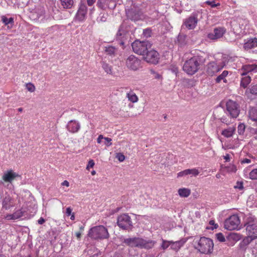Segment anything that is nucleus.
<instances>
[{
  "label": "nucleus",
  "mask_w": 257,
  "mask_h": 257,
  "mask_svg": "<svg viewBox=\"0 0 257 257\" xmlns=\"http://www.w3.org/2000/svg\"><path fill=\"white\" fill-rule=\"evenodd\" d=\"M200 63L199 59L193 57L187 60L183 65V70L188 75H192L200 68Z\"/></svg>",
  "instance_id": "obj_4"
},
{
  "label": "nucleus",
  "mask_w": 257,
  "mask_h": 257,
  "mask_svg": "<svg viewBox=\"0 0 257 257\" xmlns=\"http://www.w3.org/2000/svg\"><path fill=\"white\" fill-rule=\"evenodd\" d=\"M248 117L253 121H257V109L255 108H250L248 111Z\"/></svg>",
  "instance_id": "obj_28"
},
{
  "label": "nucleus",
  "mask_w": 257,
  "mask_h": 257,
  "mask_svg": "<svg viewBox=\"0 0 257 257\" xmlns=\"http://www.w3.org/2000/svg\"><path fill=\"white\" fill-rule=\"evenodd\" d=\"M133 51L139 55L145 56L147 51L151 48L152 44L148 41L136 40L132 44Z\"/></svg>",
  "instance_id": "obj_5"
},
{
  "label": "nucleus",
  "mask_w": 257,
  "mask_h": 257,
  "mask_svg": "<svg viewBox=\"0 0 257 257\" xmlns=\"http://www.w3.org/2000/svg\"><path fill=\"white\" fill-rule=\"evenodd\" d=\"M226 33V29L223 27L216 28L213 31L208 34L207 37L211 40H216L222 38Z\"/></svg>",
  "instance_id": "obj_12"
},
{
  "label": "nucleus",
  "mask_w": 257,
  "mask_h": 257,
  "mask_svg": "<svg viewBox=\"0 0 257 257\" xmlns=\"http://www.w3.org/2000/svg\"><path fill=\"white\" fill-rule=\"evenodd\" d=\"M229 237L230 239L235 241H237L242 238L241 235L235 232L230 233Z\"/></svg>",
  "instance_id": "obj_32"
},
{
  "label": "nucleus",
  "mask_w": 257,
  "mask_h": 257,
  "mask_svg": "<svg viewBox=\"0 0 257 257\" xmlns=\"http://www.w3.org/2000/svg\"><path fill=\"white\" fill-rule=\"evenodd\" d=\"M151 31L149 29H146L144 31L143 35L146 37H149L151 36Z\"/></svg>",
  "instance_id": "obj_49"
},
{
  "label": "nucleus",
  "mask_w": 257,
  "mask_h": 257,
  "mask_svg": "<svg viewBox=\"0 0 257 257\" xmlns=\"http://www.w3.org/2000/svg\"><path fill=\"white\" fill-rule=\"evenodd\" d=\"M224 159L226 161H229V160H230V157H229V155L228 154H226L225 156H224Z\"/></svg>",
  "instance_id": "obj_58"
},
{
  "label": "nucleus",
  "mask_w": 257,
  "mask_h": 257,
  "mask_svg": "<svg viewBox=\"0 0 257 257\" xmlns=\"http://www.w3.org/2000/svg\"><path fill=\"white\" fill-rule=\"evenodd\" d=\"M251 162V161L250 159L245 158L241 160V164H245V163H250Z\"/></svg>",
  "instance_id": "obj_50"
},
{
  "label": "nucleus",
  "mask_w": 257,
  "mask_h": 257,
  "mask_svg": "<svg viewBox=\"0 0 257 257\" xmlns=\"http://www.w3.org/2000/svg\"><path fill=\"white\" fill-rule=\"evenodd\" d=\"M96 174V172L95 171H93L91 172V174L92 175H94Z\"/></svg>",
  "instance_id": "obj_63"
},
{
  "label": "nucleus",
  "mask_w": 257,
  "mask_h": 257,
  "mask_svg": "<svg viewBox=\"0 0 257 257\" xmlns=\"http://www.w3.org/2000/svg\"><path fill=\"white\" fill-rule=\"evenodd\" d=\"M209 223L210 225L213 226L211 227H207V229L213 230L214 229L217 228L218 227V225L215 223V221L213 220H210Z\"/></svg>",
  "instance_id": "obj_44"
},
{
  "label": "nucleus",
  "mask_w": 257,
  "mask_h": 257,
  "mask_svg": "<svg viewBox=\"0 0 257 257\" xmlns=\"http://www.w3.org/2000/svg\"><path fill=\"white\" fill-rule=\"evenodd\" d=\"M215 235L217 239L219 241L223 242L225 241V238L222 233H218L216 234Z\"/></svg>",
  "instance_id": "obj_41"
},
{
  "label": "nucleus",
  "mask_w": 257,
  "mask_h": 257,
  "mask_svg": "<svg viewBox=\"0 0 257 257\" xmlns=\"http://www.w3.org/2000/svg\"><path fill=\"white\" fill-rule=\"evenodd\" d=\"M126 97L128 100L133 103H136L138 102L139 98L136 93L133 91H131L126 94Z\"/></svg>",
  "instance_id": "obj_29"
},
{
  "label": "nucleus",
  "mask_w": 257,
  "mask_h": 257,
  "mask_svg": "<svg viewBox=\"0 0 257 257\" xmlns=\"http://www.w3.org/2000/svg\"><path fill=\"white\" fill-rule=\"evenodd\" d=\"M87 12V8L84 4H80L79 9L76 15V19L79 21H83L86 17Z\"/></svg>",
  "instance_id": "obj_15"
},
{
  "label": "nucleus",
  "mask_w": 257,
  "mask_h": 257,
  "mask_svg": "<svg viewBox=\"0 0 257 257\" xmlns=\"http://www.w3.org/2000/svg\"><path fill=\"white\" fill-rule=\"evenodd\" d=\"M19 175L12 170H10L5 172L3 176V180L6 182L11 183L16 178L19 177Z\"/></svg>",
  "instance_id": "obj_16"
},
{
  "label": "nucleus",
  "mask_w": 257,
  "mask_h": 257,
  "mask_svg": "<svg viewBox=\"0 0 257 257\" xmlns=\"http://www.w3.org/2000/svg\"><path fill=\"white\" fill-rule=\"evenodd\" d=\"M197 23V17L195 16H191L185 20L183 25L188 30H193L196 27Z\"/></svg>",
  "instance_id": "obj_14"
},
{
  "label": "nucleus",
  "mask_w": 257,
  "mask_h": 257,
  "mask_svg": "<svg viewBox=\"0 0 257 257\" xmlns=\"http://www.w3.org/2000/svg\"><path fill=\"white\" fill-rule=\"evenodd\" d=\"M61 185H62V186H66V187H69V182H68V181H67V180H65V181H64L62 183Z\"/></svg>",
  "instance_id": "obj_54"
},
{
  "label": "nucleus",
  "mask_w": 257,
  "mask_h": 257,
  "mask_svg": "<svg viewBox=\"0 0 257 257\" xmlns=\"http://www.w3.org/2000/svg\"><path fill=\"white\" fill-rule=\"evenodd\" d=\"M226 108L228 113L232 118H236L239 114V105L236 101L228 100L226 103Z\"/></svg>",
  "instance_id": "obj_7"
},
{
  "label": "nucleus",
  "mask_w": 257,
  "mask_h": 257,
  "mask_svg": "<svg viewBox=\"0 0 257 257\" xmlns=\"http://www.w3.org/2000/svg\"><path fill=\"white\" fill-rule=\"evenodd\" d=\"M101 66L105 72L107 74L112 75L113 73V69L111 65L105 61L101 62Z\"/></svg>",
  "instance_id": "obj_24"
},
{
  "label": "nucleus",
  "mask_w": 257,
  "mask_h": 257,
  "mask_svg": "<svg viewBox=\"0 0 257 257\" xmlns=\"http://www.w3.org/2000/svg\"><path fill=\"white\" fill-rule=\"evenodd\" d=\"M45 219L42 218V217H41L39 220H38V223L40 224H43L44 222H45Z\"/></svg>",
  "instance_id": "obj_55"
},
{
  "label": "nucleus",
  "mask_w": 257,
  "mask_h": 257,
  "mask_svg": "<svg viewBox=\"0 0 257 257\" xmlns=\"http://www.w3.org/2000/svg\"><path fill=\"white\" fill-rule=\"evenodd\" d=\"M216 177L217 178H219L220 177V174H216Z\"/></svg>",
  "instance_id": "obj_64"
},
{
  "label": "nucleus",
  "mask_w": 257,
  "mask_h": 257,
  "mask_svg": "<svg viewBox=\"0 0 257 257\" xmlns=\"http://www.w3.org/2000/svg\"><path fill=\"white\" fill-rule=\"evenodd\" d=\"M123 35V33L121 32V31L120 30H119L118 32H117L116 34V36L117 38H119V36Z\"/></svg>",
  "instance_id": "obj_59"
},
{
  "label": "nucleus",
  "mask_w": 257,
  "mask_h": 257,
  "mask_svg": "<svg viewBox=\"0 0 257 257\" xmlns=\"http://www.w3.org/2000/svg\"><path fill=\"white\" fill-rule=\"evenodd\" d=\"M224 64H218L215 62H211L207 65L206 72L210 76H213L219 71H220L224 66Z\"/></svg>",
  "instance_id": "obj_10"
},
{
  "label": "nucleus",
  "mask_w": 257,
  "mask_h": 257,
  "mask_svg": "<svg viewBox=\"0 0 257 257\" xmlns=\"http://www.w3.org/2000/svg\"><path fill=\"white\" fill-rule=\"evenodd\" d=\"M2 21L5 25H8L9 24H13L14 23V19L12 18L8 19L6 16L2 17Z\"/></svg>",
  "instance_id": "obj_36"
},
{
  "label": "nucleus",
  "mask_w": 257,
  "mask_h": 257,
  "mask_svg": "<svg viewBox=\"0 0 257 257\" xmlns=\"http://www.w3.org/2000/svg\"><path fill=\"white\" fill-rule=\"evenodd\" d=\"M162 243L161 245V247L162 249L165 250L169 246L171 247V241L164 240L163 239H162Z\"/></svg>",
  "instance_id": "obj_35"
},
{
  "label": "nucleus",
  "mask_w": 257,
  "mask_h": 257,
  "mask_svg": "<svg viewBox=\"0 0 257 257\" xmlns=\"http://www.w3.org/2000/svg\"><path fill=\"white\" fill-rule=\"evenodd\" d=\"M240 223V219L238 215L234 214L225 220L224 228L228 230H234L238 228Z\"/></svg>",
  "instance_id": "obj_9"
},
{
  "label": "nucleus",
  "mask_w": 257,
  "mask_h": 257,
  "mask_svg": "<svg viewBox=\"0 0 257 257\" xmlns=\"http://www.w3.org/2000/svg\"><path fill=\"white\" fill-rule=\"evenodd\" d=\"M123 242L130 247L147 249L152 248L156 244V241L154 240H146L143 238L136 237L124 238Z\"/></svg>",
  "instance_id": "obj_1"
},
{
  "label": "nucleus",
  "mask_w": 257,
  "mask_h": 257,
  "mask_svg": "<svg viewBox=\"0 0 257 257\" xmlns=\"http://www.w3.org/2000/svg\"><path fill=\"white\" fill-rule=\"evenodd\" d=\"M224 169L229 173H235L237 171L236 167L233 164H229L228 166L225 167Z\"/></svg>",
  "instance_id": "obj_33"
},
{
  "label": "nucleus",
  "mask_w": 257,
  "mask_h": 257,
  "mask_svg": "<svg viewBox=\"0 0 257 257\" xmlns=\"http://www.w3.org/2000/svg\"><path fill=\"white\" fill-rule=\"evenodd\" d=\"M23 216V212L21 210L16 211L12 214H8L6 216V218L8 220H15Z\"/></svg>",
  "instance_id": "obj_25"
},
{
  "label": "nucleus",
  "mask_w": 257,
  "mask_h": 257,
  "mask_svg": "<svg viewBox=\"0 0 257 257\" xmlns=\"http://www.w3.org/2000/svg\"><path fill=\"white\" fill-rule=\"evenodd\" d=\"M246 230L248 236L247 239L250 240L257 238V224H247Z\"/></svg>",
  "instance_id": "obj_13"
},
{
  "label": "nucleus",
  "mask_w": 257,
  "mask_h": 257,
  "mask_svg": "<svg viewBox=\"0 0 257 257\" xmlns=\"http://www.w3.org/2000/svg\"><path fill=\"white\" fill-rule=\"evenodd\" d=\"M75 234H76V236L77 239H80L81 237V232H80V231L77 232H76Z\"/></svg>",
  "instance_id": "obj_56"
},
{
  "label": "nucleus",
  "mask_w": 257,
  "mask_h": 257,
  "mask_svg": "<svg viewBox=\"0 0 257 257\" xmlns=\"http://www.w3.org/2000/svg\"><path fill=\"white\" fill-rule=\"evenodd\" d=\"M118 226L123 229H131L133 226L131 217L127 214H122L117 217Z\"/></svg>",
  "instance_id": "obj_8"
},
{
  "label": "nucleus",
  "mask_w": 257,
  "mask_h": 257,
  "mask_svg": "<svg viewBox=\"0 0 257 257\" xmlns=\"http://www.w3.org/2000/svg\"><path fill=\"white\" fill-rule=\"evenodd\" d=\"M116 158L120 162H123L125 159V156L122 153H117L116 154Z\"/></svg>",
  "instance_id": "obj_43"
},
{
  "label": "nucleus",
  "mask_w": 257,
  "mask_h": 257,
  "mask_svg": "<svg viewBox=\"0 0 257 257\" xmlns=\"http://www.w3.org/2000/svg\"><path fill=\"white\" fill-rule=\"evenodd\" d=\"M251 78L249 76H244L241 79V82H240V85L242 86L244 88H245L247 87L248 84L250 82Z\"/></svg>",
  "instance_id": "obj_31"
},
{
  "label": "nucleus",
  "mask_w": 257,
  "mask_h": 257,
  "mask_svg": "<svg viewBox=\"0 0 257 257\" xmlns=\"http://www.w3.org/2000/svg\"><path fill=\"white\" fill-rule=\"evenodd\" d=\"M25 87L27 90L31 93L34 92L36 90L35 85L31 82L26 83Z\"/></svg>",
  "instance_id": "obj_34"
},
{
  "label": "nucleus",
  "mask_w": 257,
  "mask_h": 257,
  "mask_svg": "<svg viewBox=\"0 0 257 257\" xmlns=\"http://www.w3.org/2000/svg\"><path fill=\"white\" fill-rule=\"evenodd\" d=\"M240 74L242 76L246 75L247 73L251 72H257V65H245L240 70Z\"/></svg>",
  "instance_id": "obj_17"
},
{
  "label": "nucleus",
  "mask_w": 257,
  "mask_h": 257,
  "mask_svg": "<svg viewBox=\"0 0 257 257\" xmlns=\"http://www.w3.org/2000/svg\"><path fill=\"white\" fill-rule=\"evenodd\" d=\"M257 46V39H251L244 43L243 47L244 49L248 50Z\"/></svg>",
  "instance_id": "obj_22"
},
{
  "label": "nucleus",
  "mask_w": 257,
  "mask_h": 257,
  "mask_svg": "<svg viewBox=\"0 0 257 257\" xmlns=\"http://www.w3.org/2000/svg\"><path fill=\"white\" fill-rule=\"evenodd\" d=\"M61 4L64 9H71L74 5L73 0H60Z\"/></svg>",
  "instance_id": "obj_27"
},
{
  "label": "nucleus",
  "mask_w": 257,
  "mask_h": 257,
  "mask_svg": "<svg viewBox=\"0 0 257 257\" xmlns=\"http://www.w3.org/2000/svg\"><path fill=\"white\" fill-rule=\"evenodd\" d=\"M187 175H188L187 169L179 172L177 174V177H182L185 176H187Z\"/></svg>",
  "instance_id": "obj_46"
},
{
  "label": "nucleus",
  "mask_w": 257,
  "mask_h": 257,
  "mask_svg": "<svg viewBox=\"0 0 257 257\" xmlns=\"http://www.w3.org/2000/svg\"><path fill=\"white\" fill-rule=\"evenodd\" d=\"M67 128L69 132L76 133L79 130L80 124L75 120H71L67 124Z\"/></svg>",
  "instance_id": "obj_20"
},
{
  "label": "nucleus",
  "mask_w": 257,
  "mask_h": 257,
  "mask_svg": "<svg viewBox=\"0 0 257 257\" xmlns=\"http://www.w3.org/2000/svg\"><path fill=\"white\" fill-rule=\"evenodd\" d=\"M108 0H98L97 5L99 8L103 9Z\"/></svg>",
  "instance_id": "obj_39"
},
{
  "label": "nucleus",
  "mask_w": 257,
  "mask_h": 257,
  "mask_svg": "<svg viewBox=\"0 0 257 257\" xmlns=\"http://www.w3.org/2000/svg\"><path fill=\"white\" fill-rule=\"evenodd\" d=\"M235 127L234 126L229 127L222 131L221 135L226 138L231 137L234 133Z\"/></svg>",
  "instance_id": "obj_23"
},
{
  "label": "nucleus",
  "mask_w": 257,
  "mask_h": 257,
  "mask_svg": "<svg viewBox=\"0 0 257 257\" xmlns=\"http://www.w3.org/2000/svg\"><path fill=\"white\" fill-rule=\"evenodd\" d=\"M104 140L105 141V144L107 147H109L112 145L111 142V139L110 138L104 137Z\"/></svg>",
  "instance_id": "obj_47"
},
{
  "label": "nucleus",
  "mask_w": 257,
  "mask_h": 257,
  "mask_svg": "<svg viewBox=\"0 0 257 257\" xmlns=\"http://www.w3.org/2000/svg\"><path fill=\"white\" fill-rule=\"evenodd\" d=\"M125 66L131 71H137L142 67L141 60L134 55H130L125 60Z\"/></svg>",
  "instance_id": "obj_6"
},
{
  "label": "nucleus",
  "mask_w": 257,
  "mask_h": 257,
  "mask_svg": "<svg viewBox=\"0 0 257 257\" xmlns=\"http://www.w3.org/2000/svg\"><path fill=\"white\" fill-rule=\"evenodd\" d=\"M66 213L67 216H70L72 214V209L70 207H68L66 208Z\"/></svg>",
  "instance_id": "obj_51"
},
{
  "label": "nucleus",
  "mask_w": 257,
  "mask_h": 257,
  "mask_svg": "<svg viewBox=\"0 0 257 257\" xmlns=\"http://www.w3.org/2000/svg\"><path fill=\"white\" fill-rule=\"evenodd\" d=\"M71 217H70V219L72 220H74L75 219V216H74V213H72L71 215Z\"/></svg>",
  "instance_id": "obj_60"
},
{
  "label": "nucleus",
  "mask_w": 257,
  "mask_h": 257,
  "mask_svg": "<svg viewBox=\"0 0 257 257\" xmlns=\"http://www.w3.org/2000/svg\"><path fill=\"white\" fill-rule=\"evenodd\" d=\"M237 188H239V189H242L243 188V186H242V185L241 183H240V187H237Z\"/></svg>",
  "instance_id": "obj_62"
},
{
  "label": "nucleus",
  "mask_w": 257,
  "mask_h": 257,
  "mask_svg": "<svg viewBox=\"0 0 257 257\" xmlns=\"http://www.w3.org/2000/svg\"><path fill=\"white\" fill-rule=\"evenodd\" d=\"M188 175H191L193 176H197L199 174V171L198 169L196 168H193L191 169H187Z\"/></svg>",
  "instance_id": "obj_37"
},
{
  "label": "nucleus",
  "mask_w": 257,
  "mask_h": 257,
  "mask_svg": "<svg viewBox=\"0 0 257 257\" xmlns=\"http://www.w3.org/2000/svg\"><path fill=\"white\" fill-rule=\"evenodd\" d=\"M94 162L92 160H90L86 167V169L89 170V168H93L94 166Z\"/></svg>",
  "instance_id": "obj_48"
},
{
  "label": "nucleus",
  "mask_w": 257,
  "mask_h": 257,
  "mask_svg": "<svg viewBox=\"0 0 257 257\" xmlns=\"http://www.w3.org/2000/svg\"><path fill=\"white\" fill-rule=\"evenodd\" d=\"M178 194L181 197H187L191 194V190L189 189L183 188L178 191Z\"/></svg>",
  "instance_id": "obj_26"
},
{
  "label": "nucleus",
  "mask_w": 257,
  "mask_h": 257,
  "mask_svg": "<svg viewBox=\"0 0 257 257\" xmlns=\"http://www.w3.org/2000/svg\"><path fill=\"white\" fill-rule=\"evenodd\" d=\"M104 139V137H103V136L102 135H99L98 136V138L97 139V143L100 144L101 143L102 140Z\"/></svg>",
  "instance_id": "obj_52"
},
{
  "label": "nucleus",
  "mask_w": 257,
  "mask_h": 257,
  "mask_svg": "<svg viewBox=\"0 0 257 257\" xmlns=\"http://www.w3.org/2000/svg\"><path fill=\"white\" fill-rule=\"evenodd\" d=\"M144 58L148 63L156 64L159 59V53L154 50H148L144 56Z\"/></svg>",
  "instance_id": "obj_11"
},
{
  "label": "nucleus",
  "mask_w": 257,
  "mask_h": 257,
  "mask_svg": "<svg viewBox=\"0 0 257 257\" xmlns=\"http://www.w3.org/2000/svg\"><path fill=\"white\" fill-rule=\"evenodd\" d=\"M249 91L252 94H257V84L252 85L249 89Z\"/></svg>",
  "instance_id": "obj_42"
},
{
  "label": "nucleus",
  "mask_w": 257,
  "mask_h": 257,
  "mask_svg": "<svg viewBox=\"0 0 257 257\" xmlns=\"http://www.w3.org/2000/svg\"><path fill=\"white\" fill-rule=\"evenodd\" d=\"M254 138L257 140V129L255 130L254 133Z\"/></svg>",
  "instance_id": "obj_61"
},
{
  "label": "nucleus",
  "mask_w": 257,
  "mask_h": 257,
  "mask_svg": "<svg viewBox=\"0 0 257 257\" xmlns=\"http://www.w3.org/2000/svg\"><path fill=\"white\" fill-rule=\"evenodd\" d=\"M105 53L111 57H115L118 54V50L117 48L112 46H107L104 48Z\"/></svg>",
  "instance_id": "obj_19"
},
{
  "label": "nucleus",
  "mask_w": 257,
  "mask_h": 257,
  "mask_svg": "<svg viewBox=\"0 0 257 257\" xmlns=\"http://www.w3.org/2000/svg\"><path fill=\"white\" fill-rule=\"evenodd\" d=\"M88 235L94 239H107L109 236L107 228L103 225L92 227L89 230Z\"/></svg>",
  "instance_id": "obj_3"
},
{
  "label": "nucleus",
  "mask_w": 257,
  "mask_h": 257,
  "mask_svg": "<svg viewBox=\"0 0 257 257\" xmlns=\"http://www.w3.org/2000/svg\"><path fill=\"white\" fill-rule=\"evenodd\" d=\"M228 74V72L227 71H223V72L216 78V82L217 83H219L221 80H223L224 82L226 83L227 81L225 77L227 76Z\"/></svg>",
  "instance_id": "obj_30"
},
{
  "label": "nucleus",
  "mask_w": 257,
  "mask_h": 257,
  "mask_svg": "<svg viewBox=\"0 0 257 257\" xmlns=\"http://www.w3.org/2000/svg\"><path fill=\"white\" fill-rule=\"evenodd\" d=\"M95 0H87V5L89 6H91L95 3Z\"/></svg>",
  "instance_id": "obj_53"
},
{
  "label": "nucleus",
  "mask_w": 257,
  "mask_h": 257,
  "mask_svg": "<svg viewBox=\"0 0 257 257\" xmlns=\"http://www.w3.org/2000/svg\"><path fill=\"white\" fill-rule=\"evenodd\" d=\"M245 126L243 123H240L238 125L237 127V131L239 134H243L244 132Z\"/></svg>",
  "instance_id": "obj_40"
},
{
  "label": "nucleus",
  "mask_w": 257,
  "mask_h": 257,
  "mask_svg": "<svg viewBox=\"0 0 257 257\" xmlns=\"http://www.w3.org/2000/svg\"><path fill=\"white\" fill-rule=\"evenodd\" d=\"M206 4L210 6L212 8H214L218 6H220L219 3L215 4L214 1H206Z\"/></svg>",
  "instance_id": "obj_45"
},
{
  "label": "nucleus",
  "mask_w": 257,
  "mask_h": 257,
  "mask_svg": "<svg viewBox=\"0 0 257 257\" xmlns=\"http://www.w3.org/2000/svg\"><path fill=\"white\" fill-rule=\"evenodd\" d=\"M249 178L252 180H257V169L252 170L249 173Z\"/></svg>",
  "instance_id": "obj_38"
},
{
  "label": "nucleus",
  "mask_w": 257,
  "mask_h": 257,
  "mask_svg": "<svg viewBox=\"0 0 257 257\" xmlns=\"http://www.w3.org/2000/svg\"><path fill=\"white\" fill-rule=\"evenodd\" d=\"M154 74L155 75L154 77H155V78L160 79L161 78V76L159 74L155 72H154Z\"/></svg>",
  "instance_id": "obj_57"
},
{
  "label": "nucleus",
  "mask_w": 257,
  "mask_h": 257,
  "mask_svg": "<svg viewBox=\"0 0 257 257\" xmlns=\"http://www.w3.org/2000/svg\"><path fill=\"white\" fill-rule=\"evenodd\" d=\"M14 200L10 196H6L2 201V208L8 210L14 206Z\"/></svg>",
  "instance_id": "obj_18"
},
{
  "label": "nucleus",
  "mask_w": 257,
  "mask_h": 257,
  "mask_svg": "<svg viewBox=\"0 0 257 257\" xmlns=\"http://www.w3.org/2000/svg\"><path fill=\"white\" fill-rule=\"evenodd\" d=\"M185 240L181 239L179 241H173L171 240V248L175 251H178L180 248L184 245Z\"/></svg>",
  "instance_id": "obj_21"
},
{
  "label": "nucleus",
  "mask_w": 257,
  "mask_h": 257,
  "mask_svg": "<svg viewBox=\"0 0 257 257\" xmlns=\"http://www.w3.org/2000/svg\"><path fill=\"white\" fill-rule=\"evenodd\" d=\"M194 242L195 248L201 253L207 254L212 252L214 243L210 238L201 237L199 239L194 240Z\"/></svg>",
  "instance_id": "obj_2"
}]
</instances>
